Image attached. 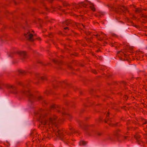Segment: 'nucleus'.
<instances>
[{
    "mask_svg": "<svg viewBox=\"0 0 147 147\" xmlns=\"http://www.w3.org/2000/svg\"><path fill=\"white\" fill-rule=\"evenodd\" d=\"M36 114H38L40 116V121L42 124L47 128L48 131H50L52 132H54L56 136L62 140H63L64 139L66 138L65 134H70L74 131L71 128H69L70 132L58 128L57 123L62 122L64 120L63 117L58 118L56 116L54 115L48 118L41 115L40 113Z\"/></svg>",
    "mask_w": 147,
    "mask_h": 147,
    "instance_id": "obj_1",
    "label": "nucleus"
},
{
    "mask_svg": "<svg viewBox=\"0 0 147 147\" xmlns=\"http://www.w3.org/2000/svg\"><path fill=\"white\" fill-rule=\"evenodd\" d=\"M20 93L23 96H26L28 98L29 102L31 103L37 100L40 101L42 100V98L39 95L36 96L33 95L30 90L25 91L22 90L21 91Z\"/></svg>",
    "mask_w": 147,
    "mask_h": 147,
    "instance_id": "obj_2",
    "label": "nucleus"
},
{
    "mask_svg": "<svg viewBox=\"0 0 147 147\" xmlns=\"http://www.w3.org/2000/svg\"><path fill=\"white\" fill-rule=\"evenodd\" d=\"M72 6L73 8H78L80 7L83 6L86 8H88L89 7L93 11H94L95 10L94 4L90 1H88L81 2L79 4H77L74 3L73 4Z\"/></svg>",
    "mask_w": 147,
    "mask_h": 147,
    "instance_id": "obj_3",
    "label": "nucleus"
},
{
    "mask_svg": "<svg viewBox=\"0 0 147 147\" xmlns=\"http://www.w3.org/2000/svg\"><path fill=\"white\" fill-rule=\"evenodd\" d=\"M24 29L26 30L25 32L24 35L27 39L30 41H33L36 38V36L33 35L30 33V31L28 30V25L27 23L25 26H23Z\"/></svg>",
    "mask_w": 147,
    "mask_h": 147,
    "instance_id": "obj_4",
    "label": "nucleus"
},
{
    "mask_svg": "<svg viewBox=\"0 0 147 147\" xmlns=\"http://www.w3.org/2000/svg\"><path fill=\"white\" fill-rule=\"evenodd\" d=\"M117 55L121 60H125L127 59L130 57V56L128 54V53L124 51H119L117 53Z\"/></svg>",
    "mask_w": 147,
    "mask_h": 147,
    "instance_id": "obj_5",
    "label": "nucleus"
},
{
    "mask_svg": "<svg viewBox=\"0 0 147 147\" xmlns=\"http://www.w3.org/2000/svg\"><path fill=\"white\" fill-rule=\"evenodd\" d=\"M52 108L53 109H55L57 110L58 112H60L63 115H64L65 112L64 111V109L63 108H61L59 106L55 105H53L52 106Z\"/></svg>",
    "mask_w": 147,
    "mask_h": 147,
    "instance_id": "obj_6",
    "label": "nucleus"
},
{
    "mask_svg": "<svg viewBox=\"0 0 147 147\" xmlns=\"http://www.w3.org/2000/svg\"><path fill=\"white\" fill-rule=\"evenodd\" d=\"M7 88L9 89L10 92L14 94H16L17 93L16 88L14 86L8 84L6 86Z\"/></svg>",
    "mask_w": 147,
    "mask_h": 147,
    "instance_id": "obj_7",
    "label": "nucleus"
},
{
    "mask_svg": "<svg viewBox=\"0 0 147 147\" xmlns=\"http://www.w3.org/2000/svg\"><path fill=\"white\" fill-rule=\"evenodd\" d=\"M109 115V114L108 113H107L106 114V118L105 120V122L107 123L109 125H110L112 126H114V124L113 123V121L110 118L109 119V118L108 117V116Z\"/></svg>",
    "mask_w": 147,
    "mask_h": 147,
    "instance_id": "obj_8",
    "label": "nucleus"
},
{
    "mask_svg": "<svg viewBox=\"0 0 147 147\" xmlns=\"http://www.w3.org/2000/svg\"><path fill=\"white\" fill-rule=\"evenodd\" d=\"M35 77L38 80L41 79L43 80H46L47 78L45 76H41L38 73H36L35 74Z\"/></svg>",
    "mask_w": 147,
    "mask_h": 147,
    "instance_id": "obj_9",
    "label": "nucleus"
},
{
    "mask_svg": "<svg viewBox=\"0 0 147 147\" xmlns=\"http://www.w3.org/2000/svg\"><path fill=\"white\" fill-rule=\"evenodd\" d=\"M18 54L21 57L22 59H24L26 57V53L23 51H20L18 52Z\"/></svg>",
    "mask_w": 147,
    "mask_h": 147,
    "instance_id": "obj_10",
    "label": "nucleus"
},
{
    "mask_svg": "<svg viewBox=\"0 0 147 147\" xmlns=\"http://www.w3.org/2000/svg\"><path fill=\"white\" fill-rule=\"evenodd\" d=\"M19 74L21 75H24L26 74L27 73H29V71L28 70L25 71L23 70H19L18 71Z\"/></svg>",
    "mask_w": 147,
    "mask_h": 147,
    "instance_id": "obj_11",
    "label": "nucleus"
},
{
    "mask_svg": "<svg viewBox=\"0 0 147 147\" xmlns=\"http://www.w3.org/2000/svg\"><path fill=\"white\" fill-rule=\"evenodd\" d=\"M76 25L78 28L82 29L83 28H85V26L83 24H81L79 23L76 24Z\"/></svg>",
    "mask_w": 147,
    "mask_h": 147,
    "instance_id": "obj_12",
    "label": "nucleus"
},
{
    "mask_svg": "<svg viewBox=\"0 0 147 147\" xmlns=\"http://www.w3.org/2000/svg\"><path fill=\"white\" fill-rule=\"evenodd\" d=\"M86 142L83 141H81L79 143V145L80 146H84L86 144Z\"/></svg>",
    "mask_w": 147,
    "mask_h": 147,
    "instance_id": "obj_13",
    "label": "nucleus"
},
{
    "mask_svg": "<svg viewBox=\"0 0 147 147\" xmlns=\"http://www.w3.org/2000/svg\"><path fill=\"white\" fill-rule=\"evenodd\" d=\"M65 116L67 118H68L69 119H71L72 117L71 116L70 114H67Z\"/></svg>",
    "mask_w": 147,
    "mask_h": 147,
    "instance_id": "obj_14",
    "label": "nucleus"
},
{
    "mask_svg": "<svg viewBox=\"0 0 147 147\" xmlns=\"http://www.w3.org/2000/svg\"><path fill=\"white\" fill-rule=\"evenodd\" d=\"M4 86V84L2 83H0V89L3 88Z\"/></svg>",
    "mask_w": 147,
    "mask_h": 147,
    "instance_id": "obj_15",
    "label": "nucleus"
},
{
    "mask_svg": "<svg viewBox=\"0 0 147 147\" xmlns=\"http://www.w3.org/2000/svg\"><path fill=\"white\" fill-rule=\"evenodd\" d=\"M63 5L64 6H69V4L68 3H63Z\"/></svg>",
    "mask_w": 147,
    "mask_h": 147,
    "instance_id": "obj_16",
    "label": "nucleus"
},
{
    "mask_svg": "<svg viewBox=\"0 0 147 147\" xmlns=\"http://www.w3.org/2000/svg\"><path fill=\"white\" fill-rule=\"evenodd\" d=\"M123 99L125 100H126L128 99V97L127 96H125L123 97Z\"/></svg>",
    "mask_w": 147,
    "mask_h": 147,
    "instance_id": "obj_17",
    "label": "nucleus"
},
{
    "mask_svg": "<svg viewBox=\"0 0 147 147\" xmlns=\"http://www.w3.org/2000/svg\"><path fill=\"white\" fill-rule=\"evenodd\" d=\"M136 11L137 12H140L141 11V10L140 9H136Z\"/></svg>",
    "mask_w": 147,
    "mask_h": 147,
    "instance_id": "obj_18",
    "label": "nucleus"
},
{
    "mask_svg": "<svg viewBox=\"0 0 147 147\" xmlns=\"http://www.w3.org/2000/svg\"><path fill=\"white\" fill-rule=\"evenodd\" d=\"M96 37L98 38V37H99V36H100V35L99 34H97L96 35Z\"/></svg>",
    "mask_w": 147,
    "mask_h": 147,
    "instance_id": "obj_19",
    "label": "nucleus"
},
{
    "mask_svg": "<svg viewBox=\"0 0 147 147\" xmlns=\"http://www.w3.org/2000/svg\"><path fill=\"white\" fill-rule=\"evenodd\" d=\"M145 16V20H147V16Z\"/></svg>",
    "mask_w": 147,
    "mask_h": 147,
    "instance_id": "obj_20",
    "label": "nucleus"
},
{
    "mask_svg": "<svg viewBox=\"0 0 147 147\" xmlns=\"http://www.w3.org/2000/svg\"><path fill=\"white\" fill-rule=\"evenodd\" d=\"M64 29L65 30H67V29H68V27H66L65 28H64Z\"/></svg>",
    "mask_w": 147,
    "mask_h": 147,
    "instance_id": "obj_21",
    "label": "nucleus"
},
{
    "mask_svg": "<svg viewBox=\"0 0 147 147\" xmlns=\"http://www.w3.org/2000/svg\"><path fill=\"white\" fill-rule=\"evenodd\" d=\"M53 61L55 63H56L57 62V61L55 60H53Z\"/></svg>",
    "mask_w": 147,
    "mask_h": 147,
    "instance_id": "obj_22",
    "label": "nucleus"
},
{
    "mask_svg": "<svg viewBox=\"0 0 147 147\" xmlns=\"http://www.w3.org/2000/svg\"><path fill=\"white\" fill-rule=\"evenodd\" d=\"M93 72L95 74H96V72L95 71V72Z\"/></svg>",
    "mask_w": 147,
    "mask_h": 147,
    "instance_id": "obj_23",
    "label": "nucleus"
},
{
    "mask_svg": "<svg viewBox=\"0 0 147 147\" xmlns=\"http://www.w3.org/2000/svg\"><path fill=\"white\" fill-rule=\"evenodd\" d=\"M126 137H127L126 136H125L124 138V139H126Z\"/></svg>",
    "mask_w": 147,
    "mask_h": 147,
    "instance_id": "obj_24",
    "label": "nucleus"
},
{
    "mask_svg": "<svg viewBox=\"0 0 147 147\" xmlns=\"http://www.w3.org/2000/svg\"><path fill=\"white\" fill-rule=\"evenodd\" d=\"M135 138L136 139H137L138 138H136V136H135Z\"/></svg>",
    "mask_w": 147,
    "mask_h": 147,
    "instance_id": "obj_25",
    "label": "nucleus"
},
{
    "mask_svg": "<svg viewBox=\"0 0 147 147\" xmlns=\"http://www.w3.org/2000/svg\"><path fill=\"white\" fill-rule=\"evenodd\" d=\"M101 34H104L103 33H102L101 32Z\"/></svg>",
    "mask_w": 147,
    "mask_h": 147,
    "instance_id": "obj_26",
    "label": "nucleus"
},
{
    "mask_svg": "<svg viewBox=\"0 0 147 147\" xmlns=\"http://www.w3.org/2000/svg\"><path fill=\"white\" fill-rule=\"evenodd\" d=\"M145 15H143V17L144 16V17L145 18Z\"/></svg>",
    "mask_w": 147,
    "mask_h": 147,
    "instance_id": "obj_27",
    "label": "nucleus"
},
{
    "mask_svg": "<svg viewBox=\"0 0 147 147\" xmlns=\"http://www.w3.org/2000/svg\"><path fill=\"white\" fill-rule=\"evenodd\" d=\"M143 55H142V57H143Z\"/></svg>",
    "mask_w": 147,
    "mask_h": 147,
    "instance_id": "obj_28",
    "label": "nucleus"
},
{
    "mask_svg": "<svg viewBox=\"0 0 147 147\" xmlns=\"http://www.w3.org/2000/svg\"><path fill=\"white\" fill-rule=\"evenodd\" d=\"M59 9H60V8H59Z\"/></svg>",
    "mask_w": 147,
    "mask_h": 147,
    "instance_id": "obj_29",
    "label": "nucleus"
}]
</instances>
